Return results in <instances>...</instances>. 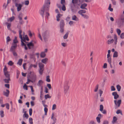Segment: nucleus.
Returning a JSON list of instances; mask_svg holds the SVG:
<instances>
[{"label":"nucleus","instance_id":"f257e3e1","mask_svg":"<svg viewBox=\"0 0 124 124\" xmlns=\"http://www.w3.org/2000/svg\"><path fill=\"white\" fill-rule=\"evenodd\" d=\"M48 3L46 4L44 6L43 8H42L41 10L40 13V14L43 16L44 11L45 10L46 12V16L48 18V17L49 15V13L47 12L48 11L49 7V5L50 4V3L49 0H47Z\"/></svg>","mask_w":124,"mask_h":124},{"label":"nucleus","instance_id":"f03ea898","mask_svg":"<svg viewBox=\"0 0 124 124\" xmlns=\"http://www.w3.org/2000/svg\"><path fill=\"white\" fill-rule=\"evenodd\" d=\"M114 40L112 39L110 40H108L107 42V43L108 44H111L113 43L115 40V45H116L117 42V36L116 34L114 35Z\"/></svg>","mask_w":124,"mask_h":124},{"label":"nucleus","instance_id":"7ed1b4c3","mask_svg":"<svg viewBox=\"0 0 124 124\" xmlns=\"http://www.w3.org/2000/svg\"><path fill=\"white\" fill-rule=\"evenodd\" d=\"M124 23V15L122 14L120 15L118 20V23L120 26L122 25Z\"/></svg>","mask_w":124,"mask_h":124},{"label":"nucleus","instance_id":"20e7f679","mask_svg":"<svg viewBox=\"0 0 124 124\" xmlns=\"http://www.w3.org/2000/svg\"><path fill=\"white\" fill-rule=\"evenodd\" d=\"M39 71L40 75H42L43 71L44 70V65L41 62H39Z\"/></svg>","mask_w":124,"mask_h":124},{"label":"nucleus","instance_id":"39448f33","mask_svg":"<svg viewBox=\"0 0 124 124\" xmlns=\"http://www.w3.org/2000/svg\"><path fill=\"white\" fill-rule=\"evenodd\" d=\"M23 4L24 2H22L21 4L20 3H16V4L15 5V7L17 8V11H19L21 10L22 7L23 6Z\"/></svg>","mask_w":124,"mask_h":124},{"label":"nucleus","instance_id":"423d86ee","mask_svg":"<svg viewBox=\"0 0 124 124\" xmlns=\"http://www.w3.org/2000/svg\"><path fill=\"white\" fill-rule=\"evenodd\" d=\"M64 92L66 93L68 90L69 88V82L68 81L65 82L64 84Z\"/></svg>","mask_w":124,"mask_h":124},{"label":"nucleus","instance_id":"0eeeda50","mask_svg":"<svg viewBox=\"0 0 124 124\" xmlns=\"http://www.w3.org/2000/svg\"><path fill=\"white\" fill-rule=\"evenodd\" d=\"M22 31L21 30H20L19 31V37L21 39V41L22 42V46H24L25 45H26L25 43L23 42V41L25 42V39L23 38V39L22 36L21 35V33H22Z\"/></svg>","mask_w":124,"mask_h":124},{"label":"nucleus","instance_id":"6e6552de","mask_svg":"<svg viewBox=\"0 0 124 124\" xmlns=\"http://www.w3.org/2000/svg\"><path fill=\"white\" fill-rule=\"evenodd\" d=\"M114 102L116 106V108H117L120 106L121 102V100H119L117 101L115 100Z\"/></svg>","mask_w":124,"mask_h":124},{"label":"nucleus","instance_id":"1a4fd4ad","mask_svg":"<svg viewBox=\"0 0 124 124\" xmlns=\"http://www.w3.org/2000/svg\"><path fill=\"white\" fill-rule=\"evenodd\" d=\"M30 73L32 76L31 79L34 82L36 79V76L35 74L33 72H31Z\"/></svg>","mask_w":124,"mask_h":124},{"label":"nucleus","instance_id":"9d476101","mask_svg":"<svg viewBox=\"0 0 124 124\" xmlns=\"http://www.w3.org/2000/svg\"><path fill=\"white\" fill-rule=\"evenodd\" d=\"M34 42L36 43V42L34 41H32L28 43L27 44V46L29 49H31L33 48L34 46V44L33 42Z\"/></svg>","mask_w":124,"mask_h":124},{"label":"nucleus","instance_id":"9b49d317","mask_svg":"<svg viewBox=\"0 0 124 124\" xmlns=\"http://www.w3.org/2000/svg\"><path fill=\"white\" fill-rule=\"evenodd\" d=\"M10 49V51L12 52L15 51L17 47V45H12Z\"/></svg>","mask_w":124,"mask_h":124},{"label":"nucleus","instance_id":"f8f14e48","mask_svg":"<svg viewBox=\"0 0 124 124\" xmlns=\"http://www.w3.org/2000/svg\"><path fill=\"white\" fill-rule=\"evenodd\" d=\"M112 95L114 96V99H116L119 97V96L116 92H114L112 93Z\"/></svg>","mask_w":124,"mask_h":124},{"label":"nucleus","instance_id":"ddd939ff","mask_svg":"<svg viewBox=\"0 0 124 124\" xmlns=\"http://www.w3.org/2000/svg\"><path fill=\"white\" fill-rule=\"evenodd\" d=\"M47 35L48 34L46 32L43 33L42 35V36H43L44 40L45 41H47Z\"/></svg>","mask_w":124,"mask_h":124},{"label":"nucleus","instance_id":"4468645a","mask_svg":"<svg viewBox=\"0 0 124 124\" xmlns=\"http://www.w3.org/2000/svg\"><path fill=\"white\" fill-rule=\"evenodd\" d=\"M18 42V41L17 39V37H16L15 36V37L14 39L13 40L12 45H17V44Z\"/></svg>","mask_w":124,"mask_h":124},{"label":"nucleus","instance_id":"2eb2a0df","mask_svg":"<svg viewBox=\"0 0 124 124\" xmlns=\"http://www.w3.org/2000/svg\"><path fill=\"white\" fill-rule=\"evenodd\" d=\"M24 109H23V112L24 113V114L23 115V118L25 117L26 119H28L29 117L28 115V114L26 113V111H24Z\"/></svg>","mask_w":124,"mask_h":124},{"label":"nucleus","instance_id":"dca6fc26","mask_svg":"<svg viewBox=\"0 0 124 124\" xmlns=\"http://www.w3.org/2000/svg\"><path fill=\"white\" fill-rule=\"evenodd\" d=\"M86 11L85 10H81L79 11L78 12V13L81 15L82 16H84V15L83 14V13H85Z\"/></svg>","mask_w":124,"mask_h":124},{"label":"nucleus","instance_id":"f3484780","mask_svg":"<svg viewBox=\"0 0 124 124\" xmlns=\"http://www.w3.org/2000/svg\"><path fill=\"white\" fill-rule=\"evenodd\" d=\"M48 59L47 58H44L41 60V62L42 63L46 64L48 62Z\"/></svg>","mask_w":124,"mask_h":124},{"label":"nucleus","instance_id":"a211bd4d","mask_svg":"<svg viewBox=\"0 0 124 124\" xmlns=\"http://www.w3.org/2000/svg\"><path fill=\"white\" fill-rule=\"evenodd\" d=\"M6 91L7 92H3V94L4 95L7 96L8 97V96L9 93V90L8 89L6 90Z\"/></svg>","mask_w":124,"mask_h":124},{"label":"nucleus","instance_id":"6ab92c4d","mask_svg":"<svg viewBox=\"0 0 124 124\" xmlns=\"http://www.w3.org/2000/svg\"><path fill=\"white\" fill-rule=\"evenodd\" d=\"M87 5L86 3H84L81 5L80 6V8L82 9H87L85 8V7L87 6Z\"/></svg>","mask_w":124,"mask_h":124},{"label":"nucleus","instance_id":"aec40b11","mask_svg":"<svg viewBox=\"0 0 124 124\" xmlns=\"http://www.w3.org/2000/svg\"><path fill=\"white\" fill-rule=\"evenodd\" d=\"M107 61L109 64H110V67L112 68V66L111 65V58H107Z\"/></svg>","mask_w":124,"mask_h":124},{"label":"nucleus","instance_id":"412c9836","mask_svg":"<svg viewBox=\"0 0 124 124\" xmlns=\"http://www.w3.org/2000/svg\"><path fill=\"white\" fill-rule=\"evenodd\" d=\"M60 27H63L64 25V21L63 20H61L60 23Z\"/></svg>","mask_w":124,"mask_h":124},{"label":"nucleus","instance_id":"4be33fe9","mask_svg":"<svg viewBox=\"0 0 124 124\" xmlns=\"http://www.w3.org/2000/svg\"><path fill=\"white\" fill-rule=\"evenodd\" d=\"M98 116L99 117H96V119L97 122H98L99 123H100V117H101V115L100 114H98Z\"/></svg>","mask_w":124,"mask_h":124},{"label":"nucleus","instance_id":"5701e85b","mask_svg":"<svg viewBox=\"0 0 124 124\" xmlns=\"http://www.w3.org/2000/svg\"><path fill=\"white\" fill-rule=\"evenodd\" d=\"M46 55V54L45 52H42L40 54V56L41 58H44Z\"/></svg>","mask_w":124,"mask_h":124},{"label":"nucleus","instance_id":"b1692460","mask_svg":"<svg viewBox=\"0 0 124 124\" xmlns=\"http://www.w3.org/2000/svg\"><path fill=\"white\" fill-rule=\"evenodd\" d=\"M4 75L7 78H10V74L8 72L4 73Z\"/></svg>","mask_w":124,"mask_h":124},{"label":"nucleus","instance_id":"393cba45","mask_svg":"<svg viewBox=\"0 0 124 124\" xmlns=\"http://www.w3.org/2000/svg\"><path fill=\"white\" fill-rule=\"evenodd\" d=\"M43 83V82L42 80H40L38 81L37 85L39 86H40Z\"/></svg>","mask_w":124,"mask_h":124},{"label":"nucleus","instance_id":"a878e982","mask_svg":"<svg viewBox=\"0 0 124 124\" xmlns=\"http://www.w3.org/2000/svg\"><path fill=\"white\" fill-rule=\"evenodd\" d=\"M72 19L73 20L76 21H78V19L75 15L74 16H72Z\"/></svg>","mask_w":124,"mask_h":124},{"label":"nucleus","instance_id":"bb28decb","mask_svg":"<svg viewBox=\"0 0 124 124\" xmlns=\"http://www.w3.org/2000/svg\"><path fill=\"white\" fill-rule=\"evenodd\" d=\"M15 18V17L13 16L12 17L8 19L7 20V21L8 22L9 21H10V22H12L14 19Z\"/></svg>","mask_w":124,"mask_h":124},{"label":"nucleus","instance_id":"cd10ccee","mask_svg":"<svg viewBox=\"0 0 124 124\" xmlns=\"http://www.w3.org/2000/svg\"><path fill=\"white\" fill-rule=\"evenodd\" d=\"M60 16H62L60 14H58L56 16V20L57 21H59L60 20V18L61 17Z\"/></svg>","mask_w":124,"mask_h":124},{"label":"nucleus","instance_id":"c85d7f7f","mask_svg":"<svg viewBox=\"0 0 124 124\" xmlns=\"http://www.w3.org/2000/svg\"><path fill=\"white\" fill-rule=\"evenodd\" d=\"M118 52L116 51L115 52H114L113 55V57H118Z\"/></svg>","mask_w":124,"mask_h":124},{"label":"nucleus","instance_id":"c756f323","mask_svg":"<svg viewBox=\"0 0 124 124\" xmlns=\"http://www.w3.org/2000/svg\"><path fill=\"white\" fill-rule=\"evenodd\" d=\"M117 119L116 116H114L113 118V121H112V123L113 124H114V123H116L117 121Z\"/></svg>","mask_w":124,"mask_h":124},{"label":"nucleus","instance_id":"7c9ffc66","mask_svg":"<svg viewBox=\"0 0 124 124\" xmlns=\"http://www.w3.org/2000/svg\"><path fill=\"white\" fill-rule=\"evenodd\" d=\"M29 35V36L31 37H32V36L34 35V33H31L30 31H28Z\"/></svg>","mask_w":124,"mask_h":124},{"label":"nucleus","instance_id":"2f4dec72","mask_svg":"<svg viewBox=\"0 0 124 124\" xmlns=\"http://www.w3.org/2000/svg\"><path fill=\"white\" fill-rule=\"evenodd\" d=\"M7 78L4 79V81L5 83H8L9 82V81H10V78Z\"/></svg>","mask_w":124,"mask_h":124},{"label":"nucleus","instance_id":"473e14b6","mask_svg":"<svg viewBox=\"0 0 124 124\" xmlns=\"http://www.w3.org/2000/svg\"><path fill=\"white\" fill-rule=\"evenodd\" d=\"M23 61V60L22 59H20L18 60V61L17 63L19 65H21L22 64V62Z\"/></svg>","mask_w":124,"mask_h":124},{"label":"nucleus","instance_id":"72a5a7b5","mask_svg":"<svg viewBox=\"0 0 124 124\" xmlns=\"http://www.w3.org/2000/svg\"><path fill=\"white\" fill-rule=\"evenodd\" d=\"M51 97V96H50L49 94H47L45 95V99H47L48 98H50Z\"/></svg>","mask_w":124,"mask_h":124},{"label":"nucleus","instance_id":"f704fd0d","mask_svg":"<svg viewBox=\"0 0 124 124\" xmlns=\"http://www.w3.org/2000/svg\"><path fill=\"white\" fill-rule=\"evenodd\" d=\"M116 88L118 91H120L121 88V86L119 85H118L116 86Z\"/></svg>","mask_w":124,"mask_h":124},{"label":"nucleus","instance_id":"c9c22d12","mask_svg":"<svg viewBox=\"0 0 124 124\" xmlns=\"http://www.w3.org/2000/svg\"><path fill=\"white\" fill-rule=\"evenodd\" d=\"M46 81L48 82H50V76H47L46 77Z\"/></svg>","mask_w":124,"mask_h":124},{"label":"nucleus","instance_id":"e433bc0d","mask_svg":"<svg viewBox=\"0 0 124 124\" xmlns=\"http://www.w3.org/2000/svg\"><path fill=\"white\" fill-rule=\"evenodd\" d=\"M4 69L3 71L4 73L8 72L7 71L8 68H7L6 65H5L4 66Z\"/></svg>","mask_w":124,"mask_h":124},{"label":"nucleus","instance_id":"4c0bfd02","mask_svg":"<svg viewBox=\"0 0 124 124\" xmlns=\"http://www.w3.org/2000/svg\"><path fill=\"white\" fill-rule=\"evenodd\" d=\"M108 9L111 11L112 12L113 11V8H111V4H109Z\"/></svg>","mask_w":124,"mask_h":124},{"label":"nucleus","instance_id":"58836bf2","mask_svg":"<svg viewBox=\"0 0 124 124\" xmlns=\"http://www.w3.org/2000/svg\"><path fill=\"white\" fill-rule=\"evenodd\" d=\"M12 1L14 3L16 4V3H18L20 2V0H12Z\"/></svg>","mask_w":124,"mask_h":124},{"label":"nucleus","instance_id":"ea45409f","mask_svg":"<svg viewBox=\"0 0 124 124\" xmlns=\"http://www.w3.org/2000/svg\"><path fill=\"white\" fill-rule=\"evenodd\" d=\"M0 114L1 117H3L4 116V113L3 111H0Z\"/></svg>","mask_w":124,"mask_h":124},{"label":"nucleus","instance_id":"a19ab883","mask_svg":"<svg viewBox=\"0 0 124 124\" xmlns=\"http://www.w3.org/2000/svg\"><path fill=\"white\" fill-rule=\"evenodd\" d=\"M14 64V63L13 62L11 61H9L8 63V65L11 66L13 65Z\"/></svg>","mask_w":124,"mask_h":124},{"label":"nucleus","instance_id":"79ce46f5","mask_svg":"<svg viewBox=\"0 0 124 124\" xmlns=\"http://www.w3.org/2000/svg\"><path fill=\"white\" fill-rule=\"evenodd\" d=\"M54 113H53L52 114V115L51 117V118L53 119L54 121V122H56V119L55 118H54Z\"/></svg>","mask_w":124,"mask_h":124},{"label":"nucleus","instance_id":"37998d69","mask_svg":"<svg viewBox=\"0 0 124 124\" xmlns=\"http://www.w3.org/2000/svg\"><path fill=\"white\" fill-rule=\"evenodd\" d=\"M69 33L68 32H67L66 34L64 36L63 38L64 39H67L68 37Z\"/></svg>","mask_w":124,"mask_h":124},{"label":"nucleus","instance_id":"c03bdc74","mask_svg":"<svg viewBox=\"0 0 124 124\" xmlns=\"http://www.w3.org/2000/svg\"><path fill=\"white\" fill-rule=\"evenodd\" d=\"M24 4L25 5L28 6L29 5V0H26L24 2Z\"/></svg>","mask_w":124,"mask_h":124},{"label":"nucleus","instance_id":"a18cd8bd","mask_svg":"<svg viewBox=\"0 0 124 124\" xmlns=\"http://www.w3.org/2000/svg\"><path fill=\"white\" fill-rule=\"evenodd\" d=\"M6 24L7 25V27L8 29H9L10 27L11 26V23H9L7 22L6 23Z\"/></svg>","mask_w":124,"mask_h":124},{"label":"nucleus","instance_id":"49530a36","mask_svg":"<svg viewBox=\"0 0 124 124\" xmlns=\"http://www.w3.org/2000/svg\"><path fill=\"white\" fill-rule=\"evenodd\" d=\"M32 119L31 118H30L29 119V122L31 124H32L33 122L32 121Z\"/></svg>","mask_w":124,"mask_h":124},{"label":"nucleus","instance_id":"de8ad7c7","mask_svg":"<svg viewBox=\"0 0 124 124\" xmlns=\"http://www.w3.org/2000/svg\"><path fill=\"white\" fill-rule=\"evenodd\" d=\"M116 31L118 35H119L121 32V31L119 29H117L116 30Z\"/></svg>","mask_w":124,"mask_h":124},{"label":"nucleus","instance_id":"09e8293b","mask_svg":"<svg viewBox=\"0 0 124 124\" xmlns=\"http://www.w3.org/2000/svg\"><path fill=\"white\" fill-rule=\"evenodd\" d=\"M103 105H100V110L102 111L103 110Z\"/></svg>","mask_w":124,"mask_h":124},{"label":"nucleus","instance_id":"8fccbe9b","mask_svg":"<svg viewBox=\"0 0 124 124\" xmlns=\"http://www.w3.org/2000/svg\"><path fill=\"white\" fill-rule=\"evenodd\" d=\"M98 85H96L94 90V91L95 92H96L98 90Z\"/></svg>","mask_w":124,"mask_h":124},{"label":"nucleus","instance_id":"3c124183","mask_svg":"<svg viewBox=\"0 0 124 124\" xmlns=\"http://www.w3.org/2000/svg\"><path fill=\"white\" fill-rule=\"evenodd\" d=\"M31 88V90L32 92V94H34L33 92H34V90L33 89V87L32 86H29Z\"/></svg>","mask_w":124,"mask_h":124},{"label":"nucleus","instance_id":"603ef678","mask_svg":"<svg viewBox=\"0 0 124 124\" xmlns=\"http://www.w3.org/2000/svg\"><path fill=\"white\" fill-rule=\"evenodd\" d=\"M116 113L117 114L120 113L121 115H122V111L120 110H117L116 112Z\"/></svg>","mask_w":124,"mask_h":124},{"label":"nucleus","instance_id":"864d4df0","mask_svg":"<svg viewBox=\"0 0 124 124\" xmlns=\"http://www.w3.org/2000/svg\"><path fill=\"white\" fill-rule=\"evenodd\" d=\"M78 1V0H72V2L74 4H76L77 3Z\"/></svg>","mask_w":124,"mask_h":124},{"label":"nucleus","instance_id":"5fc2aeb1","mask_svg":"<svg viewBox=\"0 0 124 124\" xmlns=\"http://www.w3.org/2000/svg\"><path fill=\"white\" fill-rule=\"evenodd\" d=\"M44 110L45 112V114L46 115H47V112L48 111V109L46 108H45Z\"/></svg>","mask_w":124,"mask_h":124},{"label":"nucleus","instance_id":"6e6d98bb","mask_svg":"<svg viewBox=\"0 0 124 124\" xmlns=\"http://www.w3.org/2000/svg\"><path fill=\"white\" fill-rule=\"evenodd\" d=\"M22 15L21 14H19V15L18 16V17L19 19V20H22Z\"/></svg>","mask_w":124,"mask_h":124},{"label":"nucleus","instance_id":"4d7b16f0","mask_svg":"<svg viewBox=\"0 0 124 124\" xmlns=\"http://www.w3.org/2000/svg\"><path fill=\"white\" fill-rule=\"evenodd\" d=\"M120 37L121 39H123L124 38V33H122L121 34Z\"/></svg>","mask_w":124,"mask_h":124},{"label":"nucleus","instance_id":"13d9d810","mask_svg":"<svg viewBox=\"0 0 124 124\" xmlns=\"http://www.w3.org/2000/svg\"><path fill=\"white\" fill-rule=\"evenodd\" d=\"M12 52L14 56H17V54L16 52L15 51H12Z\"/></svg>","mask_w":124,"mask_h":124},{"label":"nucleus","instance_id":"bf43d9fd","mask_svg":"<svg viewBox=\"0 0 124 124\" xmlns=\"http://www.w3.org/2000/svg\"><path fill=\"white\" fill-rule=\"evenodd\" d=\"M5 105L6 106V108L8 109H9V104L8 103H6L5 104Z\"/></svg>","mask_w":124,"mask_h":124},{"label":"nucleus","instance_id":"052dcab7","mask_svg":"<svg viewBox=\"0 0 124 124\" xmlns=\"http://www.w3.org/2000/svg\"><path fill=\"white\" fill-rule=\"evenodd\" d=\"M31 82L32 83H33L34 82L33 81H32V80H31L29 79H27V82L26 83L27 84H28L29 83V82Z\"/></svg>","mask_w":124,"mask_h":124},{"label":"nucleus","instance_id":"680f3d73","mask_svg":"<svg viewBox=\"0 0 124 124\" xmlns=\"http://www.w3.org/2000/svg\"><path fill=\"white\" fill-rule=\"evenodd\" d=\"M56 108V105L55 104H54L53 105L52 108V110H54Z\"/></svg>","mask_w":124,"mask_h":124},{"label":"nucleus","instance_id":"e2e57ef3","mask_svg":"<svg viewBox=\"0 0 124 124\" xmlns=\"http://www.w3.org/2000/svg\"><path fill=\"white\" fill-rule=\"evenodd\" d=\"M29 115L30 116H31L32 113V109L31 108H30L29 110Z\"/></svg>","mask_w":124,"mask_h":124},{"label":"nucleus","instance_id":"0e129e2a","mask_svg":"<svg viewBox=\"0 0 124 124\" xmlns=\"http://www.w3.org/2000/svg\"><path fill=\"white\" fill-rule=\"evenodd\" d=\"M23 88L24 89H25L26 90H28L27 86L25 84L23 86Z\"/></svg>","mask_w":124,"mask_h":124},{"label":"nucleus","instance_id":"69168bd1","mask_svg":"<svg viewBox=\"0 0 124 124\" xmlns=\"http://www.w3.org/2000/svg\"><path fill=\"white\" fill-rule=\"evenodd\" d=\"M61 63L64 66H66V64L65 61H62L61 62Z\"/></svg>","mask_w":124,"mask_h":124},{"label":"nucleus","instance_id":"338daca9","mask_svg":"<svg viewBox=\"0 0 124 124\" xmlns=\"http://www.w3.org/2000/svg\"><path fill=\"white\" fill-rule=\"evenodd\" d=\"M7 42H9L11 40L10 38L8 36L7 38Z\"/></svg>","mask_w":124,"mask_h":124},{"label":"nucleus","instance_id":"774afa93","mask_svg":"<svg viewBox=\"0 0 124 124\" xmlns=\"http://www.w3.org/2000/svg\"><path fill=\"white\" fill-rule=\"evenodd\" d=\"M47 86L49 88V89H51V86L50 84H48L47 85Z\"/></svg>","mask_w":124,"mask_h":124}]
</instances>
